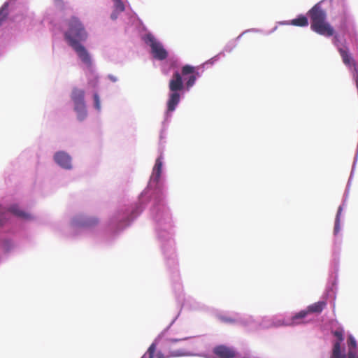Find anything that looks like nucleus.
I'll return each mask as SVG.
<instances>
[{"mask_svg":"<svg viewBox=\"0 0 358 358\" xmlns=\"http://www.w3.org/2000/svg\"><path fill=\"white\" fill-rule=\"evenodd\" d=\"M327 305V302L325 300L319 301L317 303L311 304L307 307L306 310H302L301 311H305L306 314L304 315V319L308 313H320L324 307Z\"/></svg>","mask_w":358,"mask_h":358,"instance_id":"6ab92c4d","label":"nucleus"},{"mask_svg":"<svg viewBox=\"0 0 358 358\" xmlns=\"http://www.w3.org/2000/svg\"><path fill=\"white\" fill-rule=\"evenodd\" d=\"M310 18V28L313 31L320 35L324 36H331L334 35V30L333 27L325 21L326 13L320 6L315 5L308 12Z\"/></svg>","mask_w":358,"mask_h":358,"instance_id":"0eeeda50","label":"nucleus"},{"mask_svg":"<svg viewBox=\"0 0 358 358\" xmlns=\"http://www.w3.org/2000/svg\"><path fill=\"white\" fill-rule=\"evenodd\" d=\"M173 337L175 338L174 336H173ZM181 337H185L186 338L180 341V342L187 341L186 348H182V349L192 351L194 353L197 354L196 356L206 357V356L207 355H206L204 353H198L196 352V350L203 348L206 346L203 339L201 337H200V336H187L180 335L179 336H177L176 338H181ZM178 343H180V341H178ZM193 356L194 355H192V357H193Z\"/></svg>","mask_w":358,"mask_h":358,"instance_id":"ddd939ff","label":"nucleus"},{"mask_svg":"<svg viewBox=\"0 0 358 358\" xmlns=\"http://www.w3.org/2000/svg\"><path fill=\"white\" fill-rule=\"evenodd\" d=\"M94 107L97 110H101V102L100 99L97 93L94 94Z\"/></svg>","mask_w":358,"mask_h":358,"instance_id":"a878e982","label":"nucleus"},{"mask_svg":"<svg viewBox=\"0 0 358 358\" xmlns=\"http://www.w3.org/2000/svg\"><path fill=\"white\" fill-rule=\"evenodd\" d=\"M8 4L5 3L0 9V25L8 16Z\"/></svg>","mask_w":358,"mask_h":358,"instance_id":"b1692460","label":"nucleus"},{"mask_svg":"<svg viewBox=\"0 0 358 358\" xmlns=\"http://www.w3.org/2000/svg\"><path fill=\"white\" fill-rule=\"evenodd\" d=\"M245 319L247 320V328L249 330H255L259 328L269 329L273 327L272 316H264L254 319L252 316L248 315L245 317Z\"/></svg>","mask_w":358,"mask_h":358,"instance_id":"4468645a","label":"nucleus"},{"mask_svg":"<svg viewBox=\"0 0 358 358\" xmlns=\"http://www.w3.org/2000/svg\"><path fill=\"white\" fill-rule=\"evenodd\" d=\"M199 76V72L194 66L185 65L181 70V73L176 71L169 81V87L171 93L167 101V110L169 112L173 111L178 104L180 95L179 91L184 88L182 77L186 80L185 86L187 90L192 87Z\"/></svg>","mask_w":358,"mask_h":358,"instance_id":"39448f33","label":"nucleus"},{"mask_svg":"<svg viewBox=\"0 0 358 358\" xmlns=\"http://www.w3.org/2000/svg\"><path fill=\"white\" fill-rule=\"evenodd\" d=\"M145 43L151 48L154 58L158 60H164L167 58L168 52L164 48L162 44L158 41L152 34H148L144 38Z\"/></svg>","mask_w":358,"mask_h":358,"instance_id":"9b49d317","label":"nucleus"},{"mask_svg":"<svg viewBox=\"0 0 358 358\" xmlns=\"http://www.w3.org/2000/svg\"><path fill=\"white\" fill-rule=\"evenodd\" d=\"M350 187V180L347 183L342 203L339 206L336 215L334 227V241H333V254L331 262L329 275L328 278L324 298H331L333 300L336 298V292L338 284V273L339 270V253L342 244V228L343 217L342 213L347 206V200Z\"/></svg>","mask_w":358,"mask_h":358,"instance_id":"f03ea898","label":"nucleus"},{"mask_svg":"<svg viewBox=\"0 0 358 358\" xmlns=\"http://www.w3.org/2000/svg\"><path fill=\"white\" fill-rule=\"evenodd\" d=\"M355 81H356V86H357V89H358V75H357V78H356V80H355Z\"/></svg>","mask_w":358,"mask_h":358,"instance_id":"bb28decb","label":"nucleus"},{"mask_svg":"<svg viewBox=\"0 0 358 358\" xmlns=\"http://www.w3.org/2000/svg\"><path fill=\"white\" fill-rule=\"evenodd\" d=\"M348 354L346 358H358V344L355 337L350 334L347 340Z\"/></svg>","mask_w":358,"mask_h":358,"instance_id":"a211bd4d","label":"nucleus"},{"mask_svg":"<svg viewBox=\"0 0 358 358\" xmlns=\"http://www.w3.org/2000/svg\"><path fill=\"white\" fill-rule=\"evenodd\" d=\"M182 307L185 308L196 310L200 308V304L194 299L188 296L185 299Z\"/></svg>","mask_w":358,"mask_h":358,"instance_id":"412c9836","label":"nucleus"},{"mask_svg":"<svg viewBox=\"0 0 358 358\" xmlns=\"http://www.w3.org/2000/svg\"><path fill=\"white\" fill-rule=\"evenodd\" d=\"M339 52L342 57L343 63L346 65H350L351 64V62H352V59L350 55L348 53V51L343 48H339Z\"/></svg>","mask_w":358,"mask_h":358,"instance_id":"5701e85b","label":"nucleus"},{"mask_svg":"<svg viewBox=\"0 0 358 358\" xmlns=\"http://www.w3.org/2000/svg\"><path fill=\"white\" fill-rule=\"evenodd\" d=\"M176 319L154 340L141 358H171L197 355V354L187 350L176 348V343L186 338H173L167 336Z\"/></svg>","mask_w":358,"mask_h":358,"instance_id":"20e7f679","label":"nucleus"},{"mask_svg":"<svg viewBox=\"0 0 358 358\" xmlns=\"http://www.w3.org/2000/svg\"><path fill=\"white\" fill-rule=\"evenodd\" d=\"M336 340L334 342L332 355L331 358H346L345 348L343 346L344 341V330L341 327H338L336 330L332 331Z\"/></svg>","mask_w":358,"mask_h":358,"instance_id":"f8f14e48","label":"nucleus"},{"mask_svg":"<svg viewBox=\"0 0 358 358\" xmlns=\"http://www.w3.org/2000/svg\"><path fill=\"white\" fill-rule=\"evenodd\" d=\"M55 162L61 167L65 169H71L72 168V162L71 156L64 152H57L54 155Z\"/></svg>","mask_w":358,"mask_h":358,"instance_id":"f3484780","label":"nucleus"},{"mask_svg":"<svg viewBox=\"0 0 358 358\" xmlns=\"http://www.w3.org/2000/svg\"><path fill=\"white\" fill-rule=\"evenodd\" d=\"M11 215L24 220L33 218L29 213L21 209L16 203L10 205L7 210L0 205V259L4 255L15 251L18 246L16 234L8 230L7 222Z\"/></svg>","mask_w":358,"mask_h":358,"instance_id":"7ed1b4c3","label":"nucleus"},{"mask_svg":"<svg viewBox=\"0 0 358 358\" xmlns=\"http://www.w3.org/2000/svg\"><path fill=\"white\" fill-rule=\"evenodd\" d=\"M115 3V10L120 13L124 10V5L121 0H113Z\"/></svg>","mask_w":358,"mask_h":358,"instance_id":"393cba45","label":"nucleus"},{"mask_svg":"<svg viewBox=\"0 0 358 358\" xmlns=\"http://www.w3.org/2000/svg\"><path fill=\"white\" fill-rule=\"evenodd\" d=\"M213 355L206 356V358H245V357L238 356L237 351L233 347L226 345H218L213 348Z\"/></svg>","mask_w":358,"mask_h":358,"instance_id":"2eb2a0df","label":"nucleus"},{"mask_svg":"<svg viewBox=\"0 0 358 358\" xmlns=\"http://www.w3.org/2000/svg\"><path fill=\"white\" fill-rule=\"evenodd\" d=\"M305 314V311H299L296 313H285L272 315L273 327L300 324L302 322Z\"/></svg>","mask_w":358,"mask_h":358,"instance_id":"1a4fd4ad","label":"nucleus"},{"mask_svg":"<svg viewBox=\"0 0 358 358\" xmlns=\"http://www.w3.org/2000/svg\"><path fill=\"white\" fill-rule=\"evenodd\" d=\"M85 91L74 87L72 90L71 98L74 103V110L77 113L78 118L83 120L87 116L86 106L84 100Z\"/></svg>","mask_w":358,"mask_h":358,"instance_id":"9d476101","label":"nucleus"},{"mask_svg":"<svg viewBox=\"0 0 358 358\" xmlns=\"http://www.w3.org/2000/svg\"><path fill=\"white\" fill-rule=\"evenodd\" d=\"M98 227L97 219L83 215L75 216L71 223L73 236L94 234Z\"/></svg>","mask_w":358,"mask_h":358,"instance_id":"6e6552de","label":"nucleus"},{"mask_svg":"<svg viewBox=\"0 0 358 358\" xmlns=\"http://www.w3.org/2000/svg\"><path fill=\"white\" fill-rule=\"evenodd\" d=\"M247 315H241L236 313H224L220 312L217 314V317L222 322L227 324H238L247 327L248 322L245 319Z\"/></svg>","mask_w":358,"mask_h":358,"instance_id":"dca6fc26","label":"nucleus"},{"mask_svg":"<svg viewBox=\"0 0 358 358\" xmlns=\"http://www.w3.org/2000/svg\"><path fill=\"white\" fill-rule=\"evenodd\" d=\"M336 358V357H335Z\"/></svg>","mask_w":358,"mask_h":358,"instance_id":"c85d7f7f","label":"nucleus"},{"mask_svg":"<svg viewBox=\"0 0 358 358\" xmlns=\"http://www.w3.org/2000/svg\"><path fill=\"white\" fill-rule=\"evenodd\" d=\"M163 158L162 156H159L155 161V166L152 169V176L150 179H159L162 176V171L163 166Z\"/></svg>","mask_w":358,"mask_h":358,"instance_id":"aec40b11","label":"nucleus"},{"mask_svg":"<svg viewBox=\"0 0 358 358\" xmlns=\"http://www.w3.org/2000/svg\"><path fill=\"white\" fill-rule=\"evenodd\" d=\"M111 17H112L113 19H115L117 17H116V15H115L114 14H112Z\"/></svg>","mask_w":358,"mask_h":358,"instance_id":"cd10ccee","label":"nucleus"},{"mask_svg":"<svg viewBox=\"0 0 358 358\" xmlns=\"http://www.w3.org/2000/svg\"><path fill=\"white\" fill-rule=\"evenodd\" d=\"M68 29L64 33V38L69 45L78 55L81 61L91 66V57L87 49L80 43L87 38V33L80 20L76 17H72L66 22Z\"/></svg>","mask_w":358,"mask_h":358,"instance_id":"423d86ee","label":"nucleus"},{"mask_svg":"<svg viewBox=\"0 0 358 358\" xmlns=\"http://www.w3.org/2000/svg\"><path fill=\"white\" fill-rule=\"evenodd\" d=\"M288 24H291L296 27H306L308 24V18L304 15H299L297 18L291 20Z\"/></svg>","mask_w":358,"mask_h":358,"instance_id":"4be33fe9","label":"nucleus"},{"mask_svg":"<svg viewBox=\"0 0 358 358\" xmlns=\"http://www.w3.org/2000/svg\"><path fill=\"white\" fill-rule=\"evenodd\" d=\"M162 181L149 180L147 187L139 196L138 203L118 210L110 218L109 227L117 231L123 230L141 213L145 206L150 205V216L166 263L169 266L176 268L178 262L173 238L174 222L165 201L166 190Z\"/></svg>","mask_w":358,"mask_h":358,"instance_id":"f257e3e1","label":"nucleus"}]
</instances>
